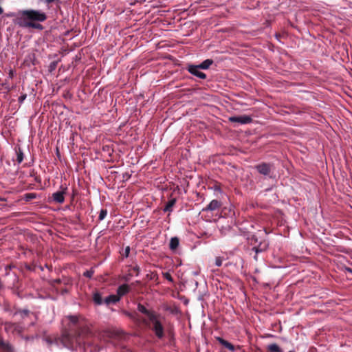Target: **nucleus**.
Instances as JSON below:
<instances>
[{
  "mask_svg": "<svg viewBox=\"0 0 352 352\" xmlns=\"http://www.w3.org/2000/svg\"><path fill=\"white\" fill-rule=\"evenodd\" d=\"M179 239L177 237H173L170 241V248L171 250H175L179 246Z\"/></svg>",
  "mask_w": 352,
  "mask_h": 352,
  "instance_id": "obj_14",
  "label": "nucleus"
},
{
  "mask_svg": "<svg viewBox=\"0 0 352 352\" xmlns=\"http://www.w3.org/2000/svg\"><path fill=\"white\" fill-rule=\"evenodd\" d=\"M10 326H14V324H6V328H8L10 327Z\"/></svg>",
  "mask_w": 352,
  "mask_h": 352,
  "instance_id": "obj_29",
  "label": "nucleus"
},
{
  "mask_svg": "<svg viewBox=\"0 0 352 352\" xmlns=\"http://www.w3.org/2000/svg\"><path fill=\"white\" fill-rule=\"evenodd\" d=\"M0 206H1V207L6 206V202H0Z\"/></svg>",
  "mask_w": 352,
  "mask_h": 352,
  "instance_id": "obj_27",
  "label": "nucleus"
},
{
  "mask_svg": "<svg viewBox=\"0 0 352 352\" xmlns=\"http://www.w3.org/2000/svg\"><path fill=\"white\" fill-rule=\"evenodd\" d=\"M254 249H255V251H256V252H259V250H258V248H254Z\"/></svg>",
  "mask_w": 352,
  "mask_h": 352,
  "instance_id": "obj_31",
  "label": "nucleus"
},
{
  "mask_svg": "<svg viewBox=\"0 0 352 352\" xmlns=\"http://www.w3.org/2000/svg\"><path fill=\"white\" fill-rule=\"evenodd\" d=\"M347 270L352 273V270L348 268Z\"/></svg>",
  "mask_w": 352,
  "mask_h": 352,
  "instance_id": "obj_32",
  "label": "nucleus"
},
{
  "mask_svg": "<svg viewBox=\"0 0 352 352\" xmlns=\"http://www.w3.org/2000/svg\"><path fill=\"white\" fill-rule=\"evenodd\" d=\"M175 202H176V199H170V201H168V202L166 204L164 209V211L165 212H170L172 211V208L173 207V206L175 204Z\"/></svg>",
  "mask_w": 352,
  "mask_h": 352,
  "instance_id": "obj_15",
  "label": "nucleus"
},
{
  "mask_svg": "<svg viewBox=\"0 0 352 352\" xmlns=\"http://www.w3.org/2000/svg\"><path fill=\"white\" fill-rule=\"evenodd\" d=\"M16 160L19 164L21 163L23 160V153L20 149L17 151Z\"/></svg>",
  "mask_w": 352,
  "mask_h": 352,
  "instance_id": "obj_18",
  "label": "nucleus"
},
{
  "mask_svg": "<svg viewBox=\"0 0 352 352\" xmlns=\"http://www.w3.org/2000/svg\"><path fill=\"white\" fill-rule=\"evenodd\" d=\"M19 25H21V26L33 28H36V29H40V30L43 29V26L41 24L31 22V21L24 22V23H19Z\"/></svg>",
  "mask_w": 352,
  "mask_h": 352,
  "instance_id": "obj_11",
  "label": "nucleus"
},
{
  "mask_svg": "<svg viewBox=\"0 0 352 352\" xmlns=\"http://www.w3.org/2000/svg\"><path fill=\"white\" fill-rule=\"evenodd\" d=\"M124 314L126 315V316L131 318H133V315L126 311H123Z\"/></svg>",
  "mask_w": 352,
  "mask_h": 352,
  "instance_id": "obj_26",
  "label": "nucleus"
},
{
  "mask_svg": "<svg viewBox=\"0 0 352 352\" xmlns=\"http://www.w3.org/2000/svg\"><path fill=\"white\" fill-rule=\"evenodd\" d=\"M149 320L153 324L152 329L154 331L157 337L159 338H162L164 336V328L159 321L157 316L156 315L151 316V318H150Z\"/></svg>",
  "mask_w": 352,
  "mask_h": 352,
  "instance_id": "obj_2",
  "label": "nucleus"
},
{
  "mask_svg": "<svg viewBox=\"0 0 352 352\" xmlns=\"http://www.w3.org/2000/svg\"><path fill=\"white\" fill-rule=\"evenodd\" d=\"M23 21L21 23L27 22L26 20H30L31 22L36 21L43 22L46 20V14L40 10H23L21 12Z\"/></svg>",
  "mask_w": 352,
  "mask_h": 352,
  "instance_id": "obj_1",
  "label": "nucleus"
},
{
  "mask_svg": "<svg viewBox=\"0 0 352 352\" xmlns=\"http://www.w3.org/2000/svg\"><path fill=\"white\" fill-rule=\"evenodd\" d=\"M93 299L94 302L96 305H102V296L99 293H95L93 296Z\"/></svg>",
  "mask_w": 352,
  "mask_h": 352,
  "instance_id": "obj_17",
  "label": "nucleus"
},
{
  "mask_svg": "<svg viewBox=\"0 0 352 352\" xmlns=\"http://www.w3.org/2000/svg\"><path fill=\"white\" fill-rule=\"evenodd\" d=\"M107 214V212L106 210H101L99 214L98 219L99 220H103Z\"/></svg>",
  "mask_w": 352,
  "mask_h": 352,
  "instance_id": "obj_19",
  "label": "nucleus"
},
{
  "mask_svg": "<svg viewBox=\"0 0 352 352\" xmlns=\"http://www.w3.org/2000/svg\"><path fill=\"white\" fill-rule=\"evenodd\" d=\"M232 122H238L240 124H248L252 122V118L248 116H232L229 118Z\"/></svg>",
  "mask_w": 352,
  "mask_h": 352,
  "instance_id": "obj_4",
  "label": "nucleus"
},
{
  "mask_svg": "<svg viewBox=\"0 0 352 352\" xmlns=\"http://www.w3.org/2000/svg\"><path fill=\"white\" fill-rule=\"evenodd\" d=\"M256 168L261 174L264 175H268L271 172V166L266 163L257 165Z\"/></svg>",
  "mask_w": 352,
  "mask_h": 352,
  "instance_id": "obj_5",
  "label": "nucleus"
},
{
  "mask_svg": "<svg viewBox=\"0 0 352 352\" xmlns=\"http://www.w3.org/2000/svg\"><path fill=\"white\" fill-rule=\"evenodd\" d=\"M3 13V9L0 6V14Z\"/></svg>",
  "mask_w": 352,
  "mask_h": 352,
  "instance_id": "obj_30",
  "label": "nucleus"
},
{
  "mask_svg": "<svg viewBox=\"0 0 352 352\" xmlns=\"http://www.w3.org/2000/svg\"><path fill=\"white\" fill-rule=\"evenodd\" d=\"M213 63V60L211 59H206L203 61L200 65H198L202 69H207Z\"/></svg>",
  "mask_w": 352,
  "mask_h": 352,
  "instance_id": "obj_13",
  "label": "nucleus"
},
{
  "mask_svg": "<svg viewBox=\"0 0 352 352\" xmlns=\"http://www.w3.org/2000/svg\"><path fill=\"white\" fill-rule=\"evenodd\" d=\"M120 300V297L118 296L117 295H110L109 296H107L105 299H104V303L107 304V305H109V304H111V303H116L117 302H118Z\"/></svg>",
  "mask_w": 352,
  "mask_h": 352,
  "instance_id": "obj_12",
  "label": "nucleus"
},
{
  "mask_svg": "<svg viewBox=\"0 0 352 352\" xmlns=\"http://www.w3.org/2000/svg\"><path fill=\"white\" fill-rule=\"evenodd\" d=\"M26 94H23L19 98V102L22 103L26 98Z\"/></svg>",
  "mask_w": 352,
  "mask_h": 352,
  "instance_id": "obj_25",
  "label": "nucleus"
},
{
  "mask_svg": "<svg viewBox=\"0 0 352 352\" xmlns=\"http://www.w3.org/2000/svg\"><path fill=\"white\" fill-rule=\"evenodd\" d=\"M129 252H130V248L129 246H127L125 250H124V252L123 253V255L125 256V257H128L129 255Z\"/></svg>",
  "mask_w": 352,
  "mask_h": 352,
  "instance_id": "obj_24",
  "label": "nucleus"
},
{
  "mask_svg": "<svg viewBox=\"0 0 352 352\" xmlns=\"http://www.w3.org/2000/svg\"><path fill=\"white\" fill-rule=\"evenodd\" d=\"M201 68L199 67V65H189L188 67V71L192 74V75L201 78L205 79L206 78V75L200 72Z\"/></svg>",
  "mask_w": 352,
  "mask_h": 352,
  "instance_id": "obj_3",
  "label": "nucleus"
},
{
  "mask_svg": "<svg viewBox=\"0 0 352 352\" xmlns=\"http://www.w3.org/2000/svg\"><path fill=\"white\" fill-rule=\"evenodd\" d=\"M267 349L270 352H283L278 344L273 343L267 346Z\"/></svg>",
  "mask_w": 352,
  "mask_h": 352,
  "instance_id": "obj_16",
  "label": "nucleus"
},
{
  "mask_svg": "<svg viewBox=\"0 0 352 352\" xmlns=\"http://www.w3.org/2000/svg\"><path fill=\"white\" fill-rule=\"evenodd\" d=\"M129 292V287L126 284L120 285L117 289V296L120 298Z\"/></svg>",
  "mask_w": 352,
  "mask_h": 352,
  "instance_id": "obj_8",
  "label": "nucleus"
},
{
  "mask_svg": "<svg viewBox=\"0 0 352 352\" xmlns=\"http://www.w3.org/2000/svg\"><path fill=\"white\" fill-rule=\"evenodd\" d=\"M221 206V204L219 201L214 199L210 201V203L207 206L206 208L203 209L204 211H214L217 209H218Z\"/></svg>",
  "mask_w": 352,
  "mask_h": 352,
  "instance_id": "obj_6",
  "label": "nucleus"
},
{
  "mask_svg": "<svg viewBox=\"0 0 352 352\" xmlns=\"http://www.w3.org/2000/svg\"><path fill=\"white\" fill-rule=\"evenodd\" d=\"M0 202H6V199H4V198H1L0 197Z\"/></svg>",
  "mask_w": 352,
  "mask_h": 352,
  "instance_id": "obj_28",
  "label": "nucleus"
},
{
  "mask_svg": "<svg viewBox=\"0 0 352 352\" xmlns=\"http://www.w3.org/2000/svg\"><path fill=\"white\" fill-rule=\"evenodd\" d=\"M94 274V272L92 270L86 271L84 272V276L88 278H91Z\"/></svg>",
  "mask_w": 352,
  "mask_h": 352,
  "instance_id": "obj_23",
  "label": "nucleus"
},
{
  "mask_svg": "<svg viewBox=\"0 0 352 352\" xmlns=\"http://www.w3.org/2000/svg\"><path fill=\"white\" fill-rule=\"evenodd\" d=\"M138 309L141 313L145 314L148 317V320L150 318H151V316H155V315L154 314V312L148 311L144 305H142L141 304H138Z\"/></svg>",
  "mask_w": 352,
  "mask_h": 352,
  "instance_id": "obj_9",
  "label": "nucleus"
},
{
  "mask_svg": "<svg viewBox=\"0 0 352 352\" xmlns=\"http://www.w3.org/2000/svg\"><path fill=\"white\" fill-rule=\"evenodd\" d=\"M222 261H223V260H222V258L221 257H217L215 258V265H216V266H217V267L221 266Z\"/></svg>",
  "mask_w": 352,
  "mask_h": 352,
  "instance_id": "obj_21",
  "label": "nucleus"
},
{
  "mask_svg": "<svg viewBox=\"0 0 352 352\" xmlns=\"http://www.w3.org/2000/svg\"><path fill=\"white\" fill-rule=\"evenodd\" d=\"M288 352H295V351H288Z\"/></svg>",
  "mask_w": 352,
  "mask_h": 352,
  "instance_id": "obj_33",
  "label": "nucleus"
},
{
  "mask_svg": "<svg viewBox=\"0 0 352 352\" xmlns=\"http://www.w3.org/2000/svg\"><path fill=\"white\" fill-rule=\"evenodd\" d=\"M68 318H69V320H70L72 323H74V324L77 323V322H78V317H77V316H69Z\"/></svg>",
  "mask_w": 352,
  "mask_h": 352,
  "instance_id": "obj_22",
  "label": "nucleus"
},
{
  "mask_svg": "<svg viewBox=\"0 0 352 352\" xmlns=\"http://www.w3.org/2000/svg\"><path fill=\"white\" fill-rule=\"evenodd\" d=\"M217 340H218V342L222 344L223 346H225L226 348L228 349L230 351H234V346L232 344H231L230 342H229L228 341L223 339L222 338H220V337H217Z\"/></svg>",
  "mask_w": 352,
  "mask_h": 352,
  "instance_id": "obj_10",
  "label": "nucleus"
},
{
  "mask_svg": "<svg viewBox=\"0 0 352 352\" xmlns=\"http://www.w3.org/2000/svg\"><path fill=\"white\" fill-rule=\"evenodd\" d=\"M163 276H164L166 279H167L168 281H170V282H171V283L173 281V278H172L171 275H170V273H168V272L164 273V274H163Z\"/></svg>",
  "mask_w": 352,
  "mask_h": 352,
  "instance_id": "obj_20",
  "label": "nucleus"
},
{
  "mask_svg": "<svg viewBox=\"0 0 352 352\" xmlns=\"http://www.w3.org/2000/svg\"><path fill=\"white\" fill-rule=\"evenodd\" d=\"M64 191H58L52 195V198L54 201L61 204L64 201L65 197H64Z\"/></svg>",
  "mask_w": 352,
  "mask_h": 352,
  "instance_id": "obj_7",
  "label": "nucleus"
}]
</instances>
